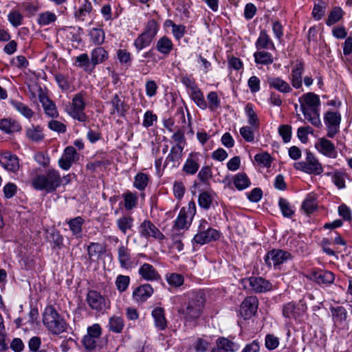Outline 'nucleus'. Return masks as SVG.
I'll return each instance as SVG.
<instances>
[{"mask_svg": "<svg viewBox=\"0 0 352 352\" xmlns=\"http://www.w3.org/2000/svg\"><path fill=\"white\" fill-rule=\"evenodd\" d=\"M185 301L177 310L186 324L196 326L204 313L206 305V295L201 289L190 290L177 297Z\"/></svg>", "mask_w": 352, "mask_h": 352, "instance_id": "obj_1", "label": "nucleus"}, {"mask_svg": "<svg viewBox=\"0 0 352 352\" xmlns=\"http://www.w3.org/2000/svg\"><path fill=\"white\" fill-rule=\"evenodd\" d=\"M62 179L58 170L48 169L45 174L36 175L32 181V185L38 190L54 192L61 184Z\"/></svg>", "mask_w": 352, "mask_h": 352, "instance_id": "obj_2", "label": "nucleus"}, {"mask_svg": "<svg viewBox=\"0 0 352 352\" xmlns=\"http://www.w3.org/2000/svg\"><path fill=\"white\" fill-rule=\"evenodd\" d=\"M43 322L47 329L54 335L66 331L67 324L52 306H47L43 314Z\"/></svg>", "mask_w": 352, "mask_h": 352, "instance_id": "obj_3", "label": "nucleus"}, {"mask_svg": "<svg viewBox=\"0 0 352 352\" xmlns=\"http://www.w3.org/2000/svg\"><path fill=\"white\" fill-rule=\"evenodd\" d=\"M221 233L219 230L210 227L207 220L201 219L199 221L197 233L192 239V243L195 247L203 245L219 239Z\"/></svg>", "mask_w": 352, "mask_h": 352, "instance_id": "obj_4", "label": "nucleus"}, {"mask_svg": "<svg viewBox=\"0 0 352 352\" xmlns=\"http://www.w3.org/2000/svg\"><path fill=\"white\" fill-rule=\"evenodd\" d=\"M294 168L296 170L314 175H319L324 170L321 163L314 153L310 151L307 152L305 160L294 163Z\"/></svg>", "mask_w": 352, "mask_h": 352, "instance_id": "obj_5", "label": "nucleus"}, {"mask_svg": "<svg viewBox=\"0 0 352 352\" xmlns=\"http://www.w3.org/2000/svg\"><path fill=\"white\" fill-rule=\"evenodd\" d=\"M293 258L292 254L286 250L279 248H274L268 251L264 256L265 264L270 268L280 270V266Z\"/></svg>", "mask_w": 352, "mask_h": 352, "instance_id": "obj_6", "label": "nucleus"}, {"mask_svg": "<svg viewBox=\"0 0 352 352\" xmlns=\"http://www.w3.org/2000/svg\"><path fill=\"white\" fill-rule=\"evenodd\" d=\"M307 311V305L305 298L298 302L291 301L283 305V316L289 320H299Z\"/></svg>", "mask_w": 352, "mask_h": 352, "instance_id": "obj_7", "label": "nucleus"}, {"mask_svg": "<svg viewBox=\"0 0 352 352\" xmlns=\"http://www.w3.org/2000/svg\"><path fill=\"white\" fill-rule=\"evenodd\" d=\"M341 114L338 111H328L324 115V122L327 129V135L333 138L339 132Z\"/></svg>", "mask_w": 352, "mask_h": 352, "instance_id": "obj_8", "label": "nucleus"}, {"mask_svg": "<svg viewBox=\"0 0 352 352\" xmlns=\"http://www.w3.org/2000/svg\"><path fill=\"white\" fill-rule=\"evenodd\" d=\"M85 102L81 94L76 95L72 100V104L66 107L67 112L74 119L80 122H85L87 116L84 113Z\"/></svg>", "mask_w": 352, "mask_h": 352, "instance_id": "obj_9", "label": "nucleus"}, {"mask_svg": "<svg viewBox=\"0 0 352 352\" xmlns=\"http://www.w3.org/2000/svg\"><path fill=\"white\" fill-rule=\"evenodd\" d=\"M138 232L141 237L146 239L153 238L162 241L165 239L164 234L150 220H144L138 227Z\"/></svg>", "mask_w": 352, "mask_h": 352, "instance_id": "obj_10", "label": "nucleus"}, {"mask_svg": "<svg viewBox=\"0 0 352 352\" xmlns=\"http://www.w3.org/2000/svg\"><path fill=\"white\" fill-rule=\"evenodd\" d=\"M58 34L73 47L78 48L81 46L82 30L78 27H65L58 31Z\"/></svg>", "mask_w": 352, "mask_h": 352, "instance_id": "obj_11", "label": "nucleus"}, {"mask_svg": "<svg viewBox=\"0 0 352 352\" xmlns=\"http://www.w3.org/2000/svg\"><path fill=\"white\" fill-rule=\"evenodd\" d=\"M258 300L256 296H247L240 306V314L245 319H250L257 311Z\"/></svg>", "mask_w": 352, "mask_h": 352, "instance_id": "obj_12", "label": "nucleus"}, {"mask_svg": "<svg viewBox=\"0 0 352 352\" xmlns=\"http://www.w3.org/2000/svg\"><path fill=\"white\" fill-rule=\"evenodd\" d=\"M309 278L318 285L329 286L335 280V274L327 270L314 269L311 272Z\"/></svg>", "mask_w": 352, "mask_h": 352, "instance_id": "obj_13", "label": "nucleus"}, {"mask_svg": "<svg viewBox=\"0 0 352 352\" xmlns=\"http://www.w3.org/2000/svg\"><path fill=\"white\" fill-rule=\"evenodd\" d=\"M301 111L320 109L321 102L318 95L308 92L302 94L299 98Z\"/></svg>", "mask_w": 352, "mask_h": 352, "instance_id": "obj_14", "label": "nucleus"}, {"mask_svg": "<svg viewBox=\"0 0 352 352\" xmlns=\"http://www.w3.org/2000/svg\"><path fill=\"white\" fill-rule=\"evenodd\" d=\"M153 293V287L148 283H144L133 289L132 298L138 304H142L151 297Z\"/></svg>", "mask_w": 352, "mask_h": 352, "instance_id": "obj_15", "label": "nucleus"}, {"mask_svg": "<svg viewBox=\"0 0 352 352\" xmlns=\"http://www.w3.org/2000/svg\"><path fill=\"white\" fill-rule=\"evenodd\" d=\"M118 260L121 268L129 270L137 265L131 258V250L127 246L121 244L118 248Z\"/></svg>", "mask_w": 352, "mask_h": 352, "instance_id": "obj_16", "label": "nucleus"}, {"mask_svg": "<svg viewBox=\"0 0 352 352\" xmlns=\"http://www.w3.org/2000/svg\"><path fill=\"white\" fill-rule=\"evenodd\" d=\"M315 147L319 153L327 157L335 159L338 156L334 144L324 138H319L315 144Z\"/></svg>", "mask_w": 352, "mask_h": 352, "instance_id": "obj_17", "label": "nucleus"}, {"mask_svg": "<svg viewBox=\"0 0 352 352\" xmlns=\"http://www.w3.org/2000/svg\"><path fill=\"white\" fill-rule=\"evenodd\" d=\"M201 155L199 153H190L186 158L182 171L186 175H194L200 167Z\"/></svg>", "mask_w": 352, "mask_h": 352, "instance_id": "obj_18", "label": "nucleus"}, {"mask_svg": "<svg viewBox=\"0 0 352 352\" xmlns=\"http://www.w3.org/2000/svg\"><path fill=\"white\" fill-rule=\"evenodd\" d=\"M109 302L96 292L89 291V307L96 310V314H103L109 308Z\"/></svg>", "mask_w": 352, "mask_h": 352, "instance_id": "obj_19", "label": "nucleus"}, {"mask_svg": "<svg viewBox=\"0 0 352 352\" xmlns=\"http://www.w3.org/2000/svg\"><path fill=\"white\" fill-rule=\"evenodd\" d=\"M347 308L342 306L331 307L330 310L333 321L336 324L344 325L348 321V311L352 314V304L347 305Z\"/></svg>", "mask_w": 352, "mask_h": 352, "instance_id": "obj_20", "label": "nucleus"}, {"mask_svg": "<svg viewBox=\"0 0 352 352\" xmlns=\"http://www.w3.org/2000/svg\"><path fill=\"white\" fill-rule=\"evenodd\" d=\"M305 71L302 61H297L292 67L289 79L291 82L292 89H300L302 86V74Z\"/></svg>", "mask_w": 352, "mask_h": 352, "instance_id": "obj_21", "label": "nucleus"}, {"mask_svg": "<svg viewBox=\"0 0 352 352\" xmlns=\"http://www.w3.org/2000/svg\"><path fill=\"white\" fill-rule=\"evenodd\" d=\"M251 289L255 293H266L272 289V284L261 276H251L248 278Z\"/></svg>", "mask_w": 352, "mask_h": 352, "instance_id": "obj_22", "label": "nucleus"}, {"mask_svg": "<svg viewBox=\"0 0 352 352\" xmlns=\"http://www.w3.org/2000/svg\"><path fill=\"white\" fill-rule=\"evenodd\" d=\"M183 146L175 145L172 146L169 154L165 159L164 168L168 167L172 169L178 167L182 158Z\"/></svg>", "mask_w": 352, "mask_h": 352, "instance_id": "obj_23", "label": "nucleus"}, {"mask_svg": "<svg viewBox=\"0 0 352 352\" xmlns=\"http://www.w3.org/2000/svg\"><path fill=\"white\" fill-rule=\"evenodd\" d=\"M0 164L7 170L16 173L19 169V160L16 155L6 152L0 155Z\"/></svg>", "mask_w": 352, "mask_h": 352, "instance_id": "obj_24", "label": "nucleus"}, {"mask_svg": "<svg viewBox=\"0 0 352 352\" xmlns=\"http://www.w3.org/2000/svg\"><path fill=\"white\" fill-rule=\"evenodd\" d=\"M267 82L270 89H275L278 92L287 94L293 91L292 87L280 76H269Z\"/></svg>", "mask_w": 352, "mask_h": 352, "instance_id": "obj_25", "label": "nucleus"}, {"mask_svg": "<svg viewBox=\"0 0 352 352\" xmlns=\"http://www.w3.org/2000/svg\"><path fill=\"white\" fill-rule=\"evenodd\" d=\"M38 99L46 115L51 118H57L58 116V112L55 103L46 96L42 89H39Z\"/></svg>", "mask_w": 352, "mask_h": 352, "instance_id": "obj_26", "label": "nucleus"}, {"mask_svg": "<svg viewBox=\"0 0 352 352\" xmlns=\"http://www.w3.org/2000/svg\"><path fill=\"white\" fill-rule=\"evenodd\" d=\"M138 274L143 280L146 281H157L161 278L157 270L151 264L147 263L140 266Z\"/></svg>", "mask_w": 352, "mask_h": 352, "instance_id": "obj_27", "label": "nucleus"}, {"mask_svg": "<svg viewBox=\"0 0 352 352\" xmlns=\"http://www.w3.org/2000/svg\"><path fill=\"white\" fill-rule=\"evenodd\" d=\"M76 155V151L73 146H67L58 160L59 166L63 170H69L75 161Z\"/></svg>", "mask_w": 352, "mask_h": 352, "instance_id": "obj_28", "label": "nucleus"}, {"mask_svg": "<svg viewBox=\"0 0 352 352\" xmlns=\"http://www.w3.org/2000/svg\"><path fill=\"white\" fill-rule=\"evenodd\" d=\"M151 316L154 320L155 327L160 331L165 330L167 327L165 309L160 307H155L152 311Z\"/></svg>", "mask_w": 352, "mask_h": 352, "instance_id": "obj_29", "label": "nucleus"}, {"mask_svg": "<svg viewBox=\"0 0 352 352\" xmlns=\"http://www.w3.org/2000/svg\"><path fill=\"white\" fill-rule=\"evenodd\" d=\"M109 164L106 153L101 152L93 157V161L89 163V170L96 172L103 171L106 166Z\"/></svg>", "mask_w": 352, "mask_h": 352, "instance_id": "obj_30", "label": "nucleus"}, {"mask_svg": "<svg viewBox=\"0 0 352 352\" xmlns=\"http://www.w3.org/2000/svg\"><path fill=\"white\" fill-rule=\"evenodd\" d=\"M112 107L110 114L117 113L120 117H124L128 110L127 104L120 98L118 94H115L109 102Z\"/></svg>", "mask_w": 352, "mask_h": 352, "instance_id": "obj_31", "label": "nucleus"}, {"mask_svg": "<svg viewBox=\"0 0 352 352\" xmlns=\"http://www.w3.org/2000/svg\"><path fill=\"white\" fill-rule=\"evenodd\" d=\"M173 48L174 44L172 40L166 35L160 37L155 44L157 51L164 56L169 55Z\"/></svg>", "mask_w": 352, "mask_h": 352, "instance_id": "obj_32", "label": "nucleus"}, {"mask_svg": "<svg viewBox=\"0 0 352 352\" xmlns=\"http://www.w3.org/2000/svg\"><path fill=\"white\" fill-rule=\"evenodd\" d=\"M25 135L28 140L38 142L45 138L43 128L40 125L31 124L25 128Z\"/></svg>", "mask_w": 352, "mask_h": 352, "instance_id": "obj_33", "label": "nucleus"}, {"mask_svg": "<svg viewBox=\"0 0 352 352\" xmlns=\"http://www.w3.org/2000/svg\"><path fill=\"white\" fill-rule=\"evenodd\" d=\"M255 47L257 50H265L268 49H275V45L267 34V31L263 30L260 32L259 36L255 43Z\"/></svg>", "mask_w": 352, "mask_h": 352, "instance_id": "obj_34", "label": "nucleus"}, {"mask_svg": "<svg viewBox=\"0 0 352 352\" xmlns=\"http://www.w3.org/2000/svg\"><path fill=\"white\" fill-rule=\"evenodd\" d=\"M345 15V12L340 6H333L329 11L325 23L327 26L331 27L340 21H342Z\"/></svg>", "mask_w": 352, "mask_h": 352, "instance_id": "obj_35", "label": "nucleus"}, {"mask_svg": "<svg viewBox=\"0 0 352 352\" xmlns=\"http://www.w3.org/2000/svg\"><path fill=\"white\" fill-rule=\"evenodd\" d=\"M253 57L256 65L268 66L274 62L273 55L266 50H257Z\"/></svg>", "mask_w": 352, "mask_h": 352, "instance_id": "obj_36", "label": "nucleus"}, {"mask_svg": "<svg viewBox=\"0 0 352 352\" xmlns=\"http://www.w3.org/2000/svg\"><path fill=\"white\" fill-rule=\"evenodd\" d=\"M192 219L185 214V207L182 208L174 221L173 228L177 230H187L190 226Z\"/></svg>", "mask_w": 352, "mask_h": 352, "instance_id": "obj_37", "label": "nucleus"}, {"mask_svg": "<svg viewBox=\"0 0 352 352\" xmlns=\"http://www.w3.org/2000/svg\"><path fill=\"white\" fill-rule=\"evenodd\" d=\"M116 226L123 234H126L128 232L133 230L134 219L129 214L122 215L116 220Z\"/></svg>", "mask_w": 352, "mask_h": 352, "instance_id": "obj_38", "label": "nucleus"}, {"mask_svg": "<svg viewBox=\"0 0 352 352\" xmlns=\"http://www.w3.org/2000/svg\"><path fill=\"white\" fill-rule=\"evenodd\" d=\"M191 100L196 104V105L201 109L205 110L208 107L207 102L205 100L202 91L197 87L192 90L189 91Z\"/></svg>", "mask_w": 352, "mask_h": 352, "instance_id": "obj_39", "label": "nucleus"}, {"mask_svg": "<svg viewBox=\"0 0 352 352\" xmlns=\"http://www.w3.org/2000/svg\"><path fill=\"white\" fill-rule=\"evenodd\" d=\"M232 183L238 190H243L251 185V182L247 174L245 173H239L232 178Z\"/></svg>", "mask_w": 352, "mask_h": 352, "instance_id": "obj_40", "label": "nucleus"}, {"mask_svg": "<svg viewBox=\"0 0 352 352\" xmlns=\"http://www.w3.org/2000/svg\"><path fill=\"white\" fill-rule=\"evenodd\" d=\"M327 3L324 0H317L314 3L311 16L315 21L321 20L326 14Z\"/></svg>", "mask_w": 352, "mask_h": 352, "instance_id": "obj_41", "label": "nucleus"}, {"mask_svg": "<svg viewBox=\"0 0 352 352\" xmlns=\"http://www.w3.org/2000/svg\"><path fill=\"white\" fill-rule=\"evenodd\" d=\"M89 351L97 348L98 344L97 339H99L102 333V328L100 324H94L89 327Z\"/></svg>", "mask_w": 352, "mask_h": 352, "instance_id": "obj_42", "label": "nucleus"}, {"mask_svg": "<svg viewBox=\"0 0 352 352\" xmlns=\"http://www.w3.org/2000/svg\"><path fill=\"white\" fill-rule=\"evenodd\" d=\"M245 113L248 118V124L254 129L259 127V120L254 109V104L248 102L245 107Z\"/></svg>", "mask_w": 352, "mask_h": 352, "instance_id": "obj_43", "label": "nucleus"}, {"mask_svg": "<svg viewBox=\"0 0 352 352\" xmlns=\"http://www.w3.org/2000/svg\"><path fill=\"white\" fill-rule=\"evenodd\" d=\"M320 109L302 111L303 116L311 125L316 128H320L322 124L320 116Z\"/></svg>", "mask_w": 352, "mask_h": 352, "instance_id": "obj_44", "label": "nucleus"}, {"mask_svg": "<svg viewBox=\"0 0 352 352\" xmlns=\"http://www.w3.org/2000/svg\"><path fill=\"white\" fill-rule=\"evenodd\" d=\"M122 196L124 199V206L126 210H131L137 206L138 203L137 192L126 190Z\"/></svg>", "mask_w": 352, "mask_h": 352, "instance_id": "obj_45", "label": "nucleus"}, {"mask_svg": "<svg viewBox=\"0 0 352 352\" xmlns=\"http://www.w3.org/2000/svg\"><path fill=\"white\" fill-rule=\"evenodd\" d=\"M108 52L102 47L94 49L91 52V63L94 67L103 63L108 58Z\"/></svg>", "mask_w": 352, "mask_h": 352, "instance_id": "obj_46", "label": "nucleus"}, {"mask_svg": "<svg viewBox=\"0 0 352 352\" xmlns=\"http://www.w3.org/2000/svg\"><path fill=\"white\" fill-rule=\"evenodd\" d=\"M0 129L6 133H12L21 131V125L15 120L3 119L0 120Z\"/></svg>", "mask_w": 352, "mask_h": 352, "instance_id": "obj_47", "label": "nucleus"}, {"mask_svg": "<svg viewBox=\"0 0 352 352\" xmlns=\"http://www.w3.org/2000/svg\"><path fill=\"white\" fill-rule=\"evenodd\" d=\"M278 206L284 217L291 219L294 215V208L287 199L280 197L278 199Z\"/></svg>", "mask_w": 352, "mask_h": 352, "instance_id": "obj_48", "label": "nucleus"}, {"mask_svg": "<svg viewBox=\"0 0 352 352\" xmlns=\"http://www.w3.org/2000/svg\"><path fill=\"white\" fill-rule=\"evenodd\" d=\"M57 19L55 13L50 11H45L38 14L36 21L41 26H47L54 23Z\"/></svg>", "mask_w": 352, "mask_h": 352, "instance_id": "obj_49", "label": "nucleus"}, {"mask_svg": "<svg viewBox=\"0 0 352 352\" xmlns=\"http://www.w3.org/2000/svg\"><path fill=\"white\" fill-rule=\"evenodd\" d=\"M217 345L226 352H235L239 349V345L238 344L223 337L217 339Z\"/></svg>", "mask_w": 352, "mask_h": 352, "instance_id": "obj_50", "label": "nucleus"}, {"mask_svg": "<svg viewBox=\"0 0 352 352\" xmlns=\"http://www.w3.org/2000/svg\"><path fill=\"white\" fill-rule=\"evenodd\" d=\"M159 29L158 23L152 19L147 21L142 33L153 40L157 35Z\"/></svg>", "mask_w": 352, "mask_h": 352, "instance_id": "obj_51", "label": "nucleus"}, {"mask_svg": "<svg viewBox=\"0 0 352 352\" xmlns=\"http://www.w3.org/2000/svg\"><path fill=\"white\" fill-rule=\"evenodd\" d=\"M118 60L122 65L126 67L131 66L133 57L131 54L126 50L119 49L116 52Z\"/></svg>", "mask_w": 352, "mask_h": 352, "instance_id": "obj_52", "label": "nucleus"}, {"mask_svg": "<svg viewBox=\"0 0 352 352\" xmlns=\"http://www.w3.org/2000/svg\"><path fill=\"white\" fill-rule=\"evenodd\" d=\"M124 326V320L121 317L113 316L109 318V331L116 333H119L122 331Z\"/></svg>", "mask_w": 352, "mask_h": 352, "instance_id": "obj_53", "label": "nucleus"}, {"mask_svg": "<svg viewBox=\"0 0 352 352\" xmlns=\"http://www.w3.org/2000/svg\"><path fill=\"white\" fill-rule=\"evenodd\" d=\"M10 104L17 111L21 113L26 118H31L33 116V111L21 102L11 100Z\"/></svg>", "mask_w": 352, "mask_h": 352, "instance_id": "obj_54", "label": "nucleus"}, {"mask_svg": "<svg viewBox=\"0 0 352 352\" xmlns=\"http://www.w3.org/2000/svg\"><path fill=\"white\" fill-rule=\"evenodd\" d=\"M152 41V39L142 32L138 35V36L135 39L133 42V45L136 52H139L144 48L148 47L151 45Z\"/></svg>", "mask_w": 352, "mask_h": 352, "instance_id": "obj_55", "label": "nucleus"}, {"mask_svg": "<svg viewBox=\"0 0 352 352\" xmlns=\"http://www.w3.org/2000/svg\"><path fill=\"white\" fill-rule=\"evenodd\" d=\"M148 175L144 173H138L134 177L133 186L139 190H144L148 186Z\"/></svg>", "mask_w": 352, "mask_h": 352, "instance_id": "obj_56", "label": "nucleus"}, {"mask_svg": "<svg viewBox=\"0 0 352 352\" xmlns=\"http://www.w3.org/2000/svg\"><path fill=\"white\" fill-rule=\"evenodd\" d=\"M208 107L210 111H215L221 107V100L216 91H210L207 95Z\"/></svg>", "mask_w": 352, "mask_h": 352, "instance_id": "obj_57", "label": "nucleus"}, {"mask_svg": "<svg viewBox=\"0 0 352 352\" xmlns=\"http://www.w3.org/2000/svg\"><path fill=\"white\" fill-rule=\"evenodd\" d=\"M254 160L261 166L265 168L271 167L273 158L267 152L257 153L254 156Z\"/></svg>", "mask_w": 352, "mask_h": 352, "instance_id": "obj_58", "label": "nucleus"}, {"mask_svg": "<svg viewBox=\"0 0 352 352\" xmlns=\"http://www.w3.org/2000/svg\"><path fill=\"white\" fill-rule=\"evenodd\" d=\"M166 280L168 284L173 287H179L184 283V276L177 273H170L166 275Z\"/></svg>", "mask_w": 352, "mask_h": 352, "instance_id": "obj_59", "label": "nucleus"}, {"mask_svg": "<svg viewBox=\"0 0 352 352\" xmlns=\"http://www.w3.org/2000/svg\"><path fill=\"white\" fill-rule=\"evenodd\" d=\"M302 208L307 213L311 214L317 208L316 199L314 195H308L302 204Z\"/></svg>", "mask_w": 352, "mask_h": 352, "instance_id": "obj_60", "label": "nucleus"}, {"mask_svg": "<svg viewBox=\"0 0 352 352\" xmlns=\"http://www.w3.org/2000/svg\"><path fill=\"white\" fill-rule=\"evenodd\" d=\"M131 282V278L129 276L120 274L116 277L115 284L120 292H125Z\"/></svg>", "mask_w": 352, "mask_h": 352, "instance_id": "obj_61", "label": "nucleus"}, {"mask_svg": "<svg viewBox=\"0 0 352 352\" xmlns=\"http://www.w3.org/2000/svg\"><path fill=\"white\" fill-rule=\"evenodd\" d=\"M212 201V196L208 191H204L199 194L198 197V204L201 208L208 210L210 208Z\"/></svg>", "mask_w": 352, "mask_h": 352, "instance_id": "obj_62", "label": "nucleus"}, {"mask_svg": "<svg viewBox=\"0 0 352 352\" xmlns=\"http://www.w3.org/2000/svg\"><path fill=\"white\" fill-rule=\"evenodd\" d=\"M84 220L80 217H77L67 221L71 231L74 235L78 236L82 230V225Z\"/></svg>", "mask_w": 352, "mask_h": 352, "instance_id": "obj_63", "label": "nucleus"}, {"mask_svg": "<svg viewBox=\"0 0 352 352\" xmlns=\"http://www.w3.org/2000/svg\"><path fill=\"white\" fill-rule=\"evenodd\" d=\"M91 41L96 45H100L104 41V32L102 29L93 28L89 31Z\"/></svg>", "mask_w": 352, "mask_h": 352, "instance_id": "obj_64", "label": "nucleus"}]
</instances>
